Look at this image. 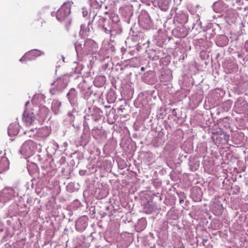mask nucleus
Segmentation results:
<instances>
[{"mask_svg": "<svg viewBox=\"0 0 248 248\" xmlns=\"http://www.w3.org/2000/svg\"><path fill=\"white\" fill-rule=\"evenodd\" d=\"M70 13L71 8L69 4L64 3L57 11L56 18L60 22L67 20L68 22L70 24V21L68 16Z\"/></svg>", "mask_w": 248, "mask_h": 248, "instance_id": "1", "label": "nucleus"}, {"mask_svg": "<svg viewBox=\"0 0 248 248\" xmlns=\"http://www.w3.org/2000/svg\"><path fill=\"white\" fill-rule=\"evenodd\" d=\"M16 192L13 187H6L0 192V200L6 202L16 196Z\"/></svg>", "mask_w": 248, "mask_h": 248, "instance_id": "2", "label": "nucleus"}, {"mask_svg": "<svg viewBox=\"0 0 248 248\" xmlns=\"http://www.w3.org/2000/svg\"><path fill=\"white\" fill-rule=\"evenodd\" d=\"M36 120L35 115L33 112L25 110L23 113V121L27 126L33 125Z\"/></svg>", "mask_w": 248, "mask_h": 248, "instance_id": "3", "label": "nucleus"}, {"mask_svg": "<svg viewBox=\"0 0 248 248\" xmlns=\"http://www.w3.org/2000/svg\"><path fill=\"white\" fill-rule=\"evenodd\" d=\"M172 33L176 38H184L187 35V31L184 27H177L172 30Z\"/></svg>", "mask_w": 248, "mask_h": 248, "instance_id": "4", "label": "nucleus"}, {"mask_svg": "<svg viewBox=\"0 0 248 248\" xmlns=\"http://www.w3.org/2000/svg\"><path fill=\"white\" fill-rule=\"evenodd\" d=\"M9 167V161L8 159L5 156L1 157L0 160V173L7 170Z\"/></svg>", "mask_w": 248, "mask_h": 248, "instance_id": "5", "label": "nucleus"}, {"mask_svg": "<svg viewBox=\"0 0 248 248\" xmlns=\"http://www.w3.org/2000/svg\"><path fill=\"white\" fill-rule=\"evenodd\" d=\"M107 20V19L104 17H99V19L97 21L98 25L101 27H102L106 33H110L112 32V30L111 29H108L107 27H106L105 22Z\"/></svg>", "mask_w": 248, "mask_h": 248, "instance_id": "6", "label": "nucleus"}, {"mask_svg": "<svg viewBox=\"0 0 248 248\" xmlns=\"http://www.w3.org/2000/svg\"><path fill=\"white\" fill-rule=\"evenodd\" d=\"M18 133V129L16 124H11L8 127V134L10 136L16 135Z\"/></svg>", "mask_w": 248, "mask_h": 248, "instance_id": "7", "label": "nucleus"}, {"mask_svg": "<svg viewBox=\"0 0 248 248\" xmlns=\"http://www.w3.org/2000/svg\"><path fill=\"white\" fill-rule=\"evenodd\" d=\"M61 103L58 101H54L52 104L51 108L55 114H57L59 111Z\"/></svg>", "mask_w": 248, "mask_h": 248, "instance_id": "8", "label": "nucleus"}, {"mask_svg": "<svg viewBox=\"0 0 248 248\" xmlns=\"http://www.w3.org/2000/svg\"><path fill=\"white\" fill-rule=\"evenodd\" d=\"M159 7H160L161 10H162L163 11H167L168 9L169 5H168V4H165L164 5H162L161 4H160L159 5Z\"/></svg>", "mask_w": 248, "mask_h": 248, "instance_id": "9", "label": "nucleus"}, {"mask_svg": "<svg viewBox=\"0 0 248 248\" xmlns=\"http://www.w3.org/2000/svg\"><path fill=\"white\" fill-rule=\"evenodd\" d=\"M31 141H29V142H26L22 146V148L24 149V148H27V147H28L29 146V144H30V142Z\"/></svg>", "mask_w": 248, "mask_h": 248, "instance_id": "10", "label": "nucleus"}, {"mask_svg": "<svg viewBox=\"0 0 248 248\" xmlns=\"http://www.w3.org/2000/svg\"><path fill=\"white\" fill-rule=\"evenodd\" d=\"M25 60V56H23L20 59V62H23Z\"/></svg>", "mask_w": 248, "mask_h": 248, "instance_id": "11", "label": "nucleus"}, {"mask_svg": "<svg viewBox=\"0 0 248 248\" xmlns=\"http://www.w3.org/2000/svg\"><path fill=\"white\" fill-rule=\"evenodd\" d=\"M86 226H87V224L85 222H83V227L84 228H85L86 227Z\"/></svg>", "mask_w": 248, "mask_h": 248, "instance_id": "12", "label": "nucleus"}, {"mask_svg": "<svg viewBox=\"0 0 248 248\" xmlns=\"http://www.w3.org/2000/svg\"><path fill=\"white\" fill-rule=\"evenodd\" d=\"M81 221H81V220H78V222L77 223V225H76V226H78V225H79V223H81Z\"/></svg>", "mask_w": 248, "mask_h": 248, "instance_id": "13", "label": "nucleus"}, {"mask_svg": "<svg viewBox=\"0 0 248 248\" xmlns=\"http://www.w3.org/2000/svg\"><path fill=\"white\" fill-rule=\"evenodd\" d=\"M100 78H102V79H103V78H102V77H98V78H96L95 79V82H96V81H97V80H98L99 79H100Z\"/></svg>", "mask_w": 248, "mask_h": 248, "instance_id": "14", "label": "nucleus"}, {"mask_svg": "<svg viewBox=\"0 0 248 248\" xmlns=\"http://www.w3.org/2000/svg\"><path fill=\"white\" fill-rule=\"evenodd\" d=\"M110 22H110V21L109 20H108V25H109V23H110Z\"/></svg>", "mask_w": 248, "mask_h": 248, "instance_id": "15", "label": "nucleus"}, {"mask_svg": "<svg viewBox=\"0 0 248 248\" xmlns=\"http://www.w3.org/2000/svg\"><path fill=\"white\" fill-rule=\"evenodd\" d=\"M141 70H143V67H142V68H141Z\"/></svg>", "mask_w": 248, "mask_h": 248, "instance_id": "16", "label": "nucleus"}]
</instances>
